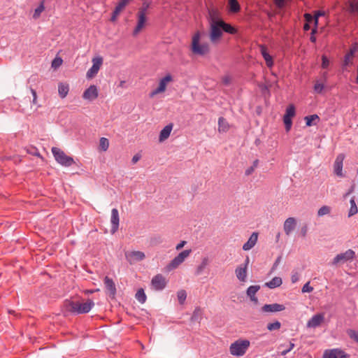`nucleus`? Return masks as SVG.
<instances>
[{"label":"nucleus","instance_id":"864d4df0","mask_svg":"<svg viewBox=\"0 0 358 358\" xmlns=\"http://www.w3.org/2000/svg\"><path fill=\"white\" fill-rule=\"evenodd\" d=\"M294 343L290 342L289 348H287V349L283 350L280 352L281 355H282V356L286 355L288 352H289L294 348Z\"/></svg>","mask_w":358,"mask_h":358},{"label":"nucleus","instance_id":"774afa93","mask_svg":"<svg viewBox=\"0 0 358 358\" xmlns=\"http://www.w3.org/2000/svg\"><path fill=\"white\" fill-rule=\"evenodd\" d=\"M185 244H186V241H180V243L176 245V250H179L182 249V248L184 247V245H185Z\"/></svg>","mask_w":358,"mask_h":358},{"label":"nucleus","instance_id":"a878e982","mask_svg":"<svg viewBox=\"0 0 358 358\" xmlns=\"http://www.w3.org/2000/svg\"><path fill=\"white\" fill-rule=\"evenodd\" d=\"M306 127L316 125L320 122V117L317 114L307 115L304 117Z\"/></svg>","mask_w":358,"mask_h":358},{"label":"nucleus","instance_id":"79ce46f5","mask_svg":"<svg viewBox=\"0 0 358 358\" xmlns=\"http://www.w3.org/2000/svg\"><path fill=\"white\" fill-rule=\"evenodd\" d=\"M281 323L279 321H275L272 323H268L267 324V329L269 331L278 330L280 328Z\"/></svg>","mask_w":358,"mask_h":358},{"label":"nucleus","instance_id":"423d86ee","mask_svg":"<svg viewBox=\"0 0 358 358\" xmlns=\"http://www.w3.org/2000/svg\"><path fill=\"white\" fill-rule=\"evenodd\" d=\"M355 256V252L349 249L346 250L345 252L338 254L333 259L331 264L334 266H336L338 264H343L350 260L354 259Z\"/></svg>","mask_w":358,"mask_h":358},{"label":"nucleus","instance_id":"ddd939ff","mask_svg":"<svg viewBox=\"0 0 358 358\" xmlns=\"http://www.w3.org/2000/svg\"><path fill=\"white\" fill-rule=\"evenodd\" d=\"M93 64L92 67L87 72V78H94L98 73L100 66L102 64L103 59L101 57L94 58Z\"/></svg>","mask_w":358,"mask_h":358},{"label":"nucleus","instance_id":"6ab92c4d","mask_svg":"<svg viewBox=\"0 0 358 358\" xmlns=\"http://www.w3.org/2000/svg\"><path fill=\"white\" fill-rule=\"evenodd\" d=\"M296 226V220L294 217H288L284 222L283 229L286 235L289 236Z\"/></svg>","mask_w":358,"mask_h":358},{"label":"nucleus","instance_id":"2f4dec72","mask_svg":"<svg viewBox=\"0 0 358 358\" xmlns=\"http://www.w3.org/2000/svg\"><path fill=\"white\" fill-rule=\"evenodd\" d=\"M69 91V85L63 84V83H59V84L58 92H59V96L62 99H64V98H65L66 96V95L68 94Z\"/></svg>","mask_w":358,"mask_h":358},{"label":"nucleus","instance_id":"393cba45","mask_svg":"<svg viewBox=\"0 0 358 358\" xmlns=\"http://www.w3.org/2000/svg\"><path fill=\"white\" fill-rule=\"evenodd\" d=\"M235 273L240 281L245 282L247 278V269L245 267H243L242 265H241L236 268Z\"/></svg>","mask_w":358,"mask_h":358},{"label":"nucleus","instance_id":"72a5a7b5","mask_svg":"<svg viewBox=\"0 0 358 358\" xmlns=\"http://www.w3.org/2000/svg\"><path fill=\"white\" fill-rule=\"evenodd\" d=\"M350 208L348 212V217H351V216L357 214L358 212V208L356 205L355 196L351 198V199L350 201Z\"/></svg>","mask_w":358,"mask_h":358},{"label":"nucleus","instance_id":"49530a36","mask_svg":"<svg viewBox=\"0 0 358 358\" xmlns=\"http://www.w3.org/2000/svg\"><path fill=\"white\" fill-rule=\"evenodd\" d=\"M324 85L318 82H316L315 84L314 85V90L317 94L322 93V90H324Z\"/></svg>","mask_w":358,"mask_h":358},{"label":"nucleus","instance_id":"7c9ffc66","mask_svg":"<svg viewBox=\"0 0 358 358\" xmlns=\"http://www.w3.org/2000/svg\"><path fill=\"white\" fill-rule=\"evenodd\" d=\"M209 263V259L208 257H204L202 258L201 264L197 266L195 274L196 275H201L203 271L206 268L207 265Z\"/></svg>","mask_w":358,"mask_h":358},{"label":"nucleus","instance_id":"a19ab883","mask_svg":"<svg viewBox=\"0 0 358 358\" xmlns=\"http://www.w3.org/2000/svg\"><path fill=\"white\" fill-rule=\"evenodd\" d=\"M99 146L103 151H106L109 146L108 139L104 137L101 138Z\"/></svg>","mask_w":358,"mask_h":358},{"label":"nucleus","instance_id":"412c9836","mask_svg":"<svg viewBox=\"0 0 358 358\" xmlns=\"http://www.w3.org/2000/svg\"><path fill=\"white\" fill-rule=\"evenodd\" d=\"M258 238V233L253 232L250 236L249 239L246 243H245L243 245V250L245 251L250 250L252 249L256 244Z\"/></svg>","mask_w":358,"mask_h":358},{"label":"nucleus","instance_id":"c9c22d12","mask_svg":"<svg viewBox=\"0 0 358 358\" xmlns=\"http://www.w3.org/2000/svg\"><path fill=\"white\" fill-rule=\"evenodd\" d=\"M131 0H120L115 6V14H120Z\"/></svg>","mask_w":358,"mask_h":358},{"label":"nucleus","instance_id":"4be33fe9","mask_svg":"<svg viewBox=\"0 0 358 358\" xmlns=\"http://www.w3.org/2000/svg\"><path fill=\"white\" fill-rule=\"evenodd\" d=\"M260 50H261V54L266 62V66L268 68H271L273 66V57L268 52L266 46L261 45Z\"/></svg>","mask_w":358,"mask_h":358},{"label":"nucleus","instance_id":"4c0bfd02","mask_svg":"<svg viewBox=\"0 0 358 358\" xmlns=\"http://www.w3.org/2000/svg\"><path fill=\"white\" fill-rule=\"evenodd\" d=\"M346 332L350 339L353 340L355 343H358V331H357L352 329H348L346 331Z\"/></svg>","mask_w":358,"mask_h":358},{"label":"nucleus","instance_id":"f257e3e1","mask_svg":"<svg viewBox=\"0 0 358 358\" xmlns=\"http://www.w3.org/2000/svg\"><path fill=\"white\" fill-rule=\"evenodd\" d=\"M94 303L92 299H88L85 303L78 301L66 299L64 302L65 309L73 314H84L89 313L94 307Z\"/></svg>","mask_w":358,"mask_h":358},{"label":"nucleus","instance_id":"680f3d73","mask_svg":"<svg viewBox=\"0 0 358 358\" xmlns=\"http://www.w3.org/2000/svg\"><path fill=\"white\" fill-rule=\"evenodd\" d=\"M222 83L224 85H229L231 83V78L229 76H224L223 78H222Z\"/></svg>","mask_w":358,"mask_h":358},{"label":"nucleus","instance_id":"338daca9","mask_svg":"<svg viewBox=\"0 0 358 358\" xmlns=\"http://www.w3.org/2000/svg\"><path fill=\"white\" fill-rule=\"evenodd\" d=\"M141 159V155L139 154H136L135 155L132 159H131V162L133 164H136L139 159Z\"/></svg>","mask_w":358,"mask_h":358},{"label":"nucleus","instance_id":"1a4fd4ad","mask_svg":"<svg viewBox=\"0 0 358 358\" xmlns=\"http://www.w3.org/2000/svg\"><path fill=\"white\" fill-rule=\"evenodd\" d=\"M358 50V43H354L349 49L348 52L345 55L342 63V69H346L348 66L352 64V59L355 57V53Z\"/></svg>","mask_w":358,"mask_h":358},{"label":"nucleus","instance_id":"6e6552de","mask_svg":"<svg viewBox=\"0 0 358 358\" xmlns=\"http://www.w3.org/2000/svg\"><path fill=\"white\" fill-rule=\"evenodd\" d=\"M296 115L295 106L293 104H290L286 108L285 113L283 116V122L285 124V129L289 131L291 129L292 125V117Z\"/></svg>","mask_w":358,"mask_h":358},{"label":"nucleus","instance_id":"f3484780","mask_svg":"<svg viewBox=\"0 0 358 358\" xmlns=\"http://www.w3.org/2000/svg\"><path fill=\"white\" fill-rule=\"evenodd\" d=\"M285 309V306L282 304L280 303H271V304H265L262 307V312H271L275 313L282 311Z\"/></svg>","mask_w":358,"mask_h":358},{"label":"nucleus","instance_id":"473e14b6","mask_svg":"<svg viewBox=\"0 0 358 358\" xmlns=\"http://www.w3.org/2000/svg\"><path fill=\"white\" fill-rule=\"evenodd\" d=\"M135 297L136 300L141 303H144L147 299L146 294L143 288H140L138 289V291L136 293Z\"/></svg>","mask_w":358,"mask_h":358},{"label":"nucleus","instance_id":"de8ad7c7","mask_svg":"<svg viewBox=\"0 0 358 358\" xmlns=\"http://www.w3.org/2000/svg\"><path fill=\"white\" fill-rule=\"evenodd\" d=\"M308 231V227L307 224H303L301 228L300 235L302 238H305L307 236V233Z\"/></svg>","mask_w":358,"mask_h":358},{"label":"nucleus","instance_id":"dca6fc26","mask_svg":"<svg viewBox=\"0 0 358 358\" xmlns=\"http://www.w3.org/2000/svg\"><path fill=\"white\" fill-rule=\"evenodd\" d=\"M127 261L132 264L134 262H140L145 259V255L141 251H132L125 255Z\"/></svg>","mask_w":358,"mask_h":358},{"label":"nucleus","instance_id":"9b49d317","mask_svg":"<svg viewBox=\"0 0 358 358\" xmlns=\"http://www.w3.org/2000/svg\"><path fill=\"white\" fill-rule=\"evenodd\" d=\"M344 159L345 155L341 153L337 155L334 163V172L338 177L340 178L345 177V175L343 173V165Z\"/></svg>","mask_w":358,"mask_h":358},{"label":"nucleus","instance_id":"5701e85b","mask_svg":"<svg viewBox=\"0 0 358 358\" xmlns=\"http://www.w3.org/2000/svg\"><path fill=\"white\" fill-rule=\"evenodd\" d=\"M145 22H146L145 14L138 13V22H137L136 27H135V29L133 31L134 35H136L142 29V28L145 25Z\"/></svg>","mask_w":358,"mask_h":358},{"label":"nucleus","instance_id":"2eb2a0df","mask_svg":"<svg viewBox=\"0 0 358 358\" xmlns=\"http://www.w3.org/2000/svg\"><path fill=\"white\" fill-rule=\"evenodd\" d=\"M104 285L110 298L114 299L116 295V287L113 279L106 276L103 280Z\"/></svg>","mask_w":358,"mask_h":358},{"label":"nucleus","instance_id":"cd10ccee","mask_svg":"<svg viewBox=\"0 0 358 358\" xmlns=\"http://www.w3.org/2000/svg\"><path fill=\"white\" fill-rule=\"evenodd\" d=\"M282 283V278L280 277H274L271 280L265 283V286L270 288L274 289L280 287Z\"/></svg>","mask_w":358,"mask_h":358},{"label":"nucleus","instance_id":"69168bd1","mask_svg":"<svg viewBox=\"0 0 358 358\" xmlns=\"http://www.w3.org/2000/svg\"><path fill=\"white\" fill-rule=\"evenodd\" d=\"M281 259H282V257L281 256H279L277 257V259H275L273 265V269H275L278 266V264H280V261H281Z\"/></svg>","mask_w":358,"mask_h":358},{"label":"nucleus","instance_id":"09e8293b","mask_svg":"<svg viewBox=\"0 0 358 358\" xmlns=\"http://www.w3.org/2000/svg\"><path fill=\"white\" fill-rule=\"evenodd\" d=\"M313 290V287L310 286V282H306L302 287L301 292L303 293L311 292Z\"/></svg>","mask_w":358,"mask_h":358},{"label":"nucleus","instance_id":"603ef678","mask_svg":"<svg viewBox=\"0 0 358 358\" xmlns=\"http://www.w3.org/2000/svg\"><path fill=\"white\" fill-rule=\"evenodd\" d=\"M150 4L147 2H143L142 7L139 9L138 13H144L146 15L147 10L148 9Z\"/></svg>","mask_w":358,"mask_h":358},{"label":"nucleus","instance_id":"6e6d98bb","mask_svg":"<svg viewBox=\"0 0 358 358\" xmlns=\"http://www.w3.org/2000/svg\"><path fill=\"white\" fill-rule=\"evenodd\" d=\"M164 91H165L164 90H163L162 87L158 86L155 90L152 91V92L150 94V97H153L155 95H156L157 94H159V93H162V92H163Z\"/></svg>","mask_w":358,"mask_h":358},{"label":"nucleus","instance_id":"e2e57ef3","mask_svg":"<svg viewBox=\"0 0 358 358\" xmlns=\"http://www.w3.org/2000/svg\"><path fill=\"white\" fill-rule=\"evenodd\" d=\"M325 15V13L324 11H322V10H317L315 11V14H314V17H317V18H319L321 16H324Z\"/></svg>","mask_w":358,"mask_h":358},{"label":"nucleus","instance_id":"39448f33","mask_svg":"<svg viewBox=\"0 0 358 358\" xmlns=\"http://www.w3.org/2000/svg\"><path fill=\"white\" fill-rule=\"evenodd\" d=\"M192 250H185L180 252L176 257H175L171 262L166 266V270L170 271L176 268L180 264H181L185 259L190 255Z\"/></svg>","mask_w":358,"mask_h":358},{"label":"nucleus","instance_id":"052dcab7","mask_svg":"<svg viewBox=\"0 0 358 358\" xmlns=\"http://www.w3.org/2000/svg\"><path fill=\"white\" fill-rule=\"evenodd\" d=\"M317 31H316V28H313L312 29V31H311L310 41L312 43H315L316 42V37L315 36V34L317 33Z\"/></svg>","mask_w":358,"mask_h":358},{"label":"nucleus","instance_id":"c03bdc74","mask_svg":"<svg viewBox=\"0 0 358 358\" xmlns=\"http://www.w3.org/2000/svg\"><path fill=\"white\" fill-rule=\"evenodd\" d=\"M218 125L220 131H226L227 128V122H226L225 119L223 117H220L218 119Z\"/></svg>","mask_w":358,"mask_h":358},{"label":"nucleus","instance_id":"20e7f679","mask_svg":"<svg viewBox=\"0 0 358 358\" xmlns=\"http://www.w3.org/2000/svg\"><path fill=\"white\" fill-rule=\"evenodd\" d=\"M250 341L248 340H238L230 345V353L232 355L241 357L245 352L250 346Z\"/></svg>","mask_w":358,"mask_h":358},{"label":"nucleus","instance_id":"8fccbe9b","mask_svg":"<svg viewBox=\"0 0 358 358\" xmlns=\"http://www.w3.org/2000/svg\"><path fill=\"white\" fill-rule=\"evenodd\" d=\"M329 65V60L327 56L322 55V68L327 69Z\"/></svg>","mask_w":358,"mask_h":358},{"label":"nucleus","instance_id":"0e129e2a","mask_svg":"<svg viewBox=\"0 0 358 358\" xmlns=\"http://www.w3.org/2000/svg\"><path fill=\"white\" fill-rule=\"evenodd\" d=\"M254 170H255V169L253 167H252V166L248 167L245 171V175L247 176L251 175L253 173Z\"/></svg>","mask_w":358,"mask_h":358},{"label":"nucleus","instance_id":"4468645a","mask_svg":"<svg viewBox=\"0 0 358 358\" xmlns=\"http://www.w3.org/2000/svg\"><path fill=\"white\" fill-rule=\"evenodd\" d=\"M324 320V313L314 315L307 322L308 328H316L321 325Z\"/></svg>","mask_w":358,"mask_h":358},{"label":"nucleus","instance_id":"c85d7f7f","mask_svg":"<svg viewBox=\"0 0 358 358\" xmlns=\"http://www.w3.org/2000/svg\"><path fill=\"white\" fill-rule=\"evenodd\" d=\"M229 10L230 12L236 13L240 11L241 6L237 0H228Z\"/></svg>","mask_w":358,"mask_h":358},{"label":"nucleus","instance_id":"7ed1b4c3","mask_svg":"<svg viewBox=\"0 0 358 358\" xmlns=\"http://www.w3.org/2000/svg\"><path fill=\"white\" fill-rule=\"evenodd\" d=\"M51 150L57 162L62 166H71L74 163L73 157L66 155L60 148L53 147Z\"/></svg>","mask_w":358,"mask_h":358},{"label":"nucleus","instance_id":"f03ea898","mask_svg":"<svg viewBox=\"0 0 358 358\" xmlns=\"http://www.w3.org/2000/svg\"><path fill=\"white\" fill-rule=\"evenodd\" d=\"M199 41L200 34L196 32L192 37V51L194 54L203 56L209 52L210 48L208 43L200 44Z\"/></svg>","mask_w":358,"mask_h":358},{"label":"nucleus","instance_id":"aec40b11","mask_svg":"<svg viewBox=\"0 0 358 358\" xmlns=\"http://www.w3.org/2000/svg\"><path fill=\"white\" fill-rule=\"evenodd\" d=\"M260 289L259 285H251L246 290V294L250 298V301L254 303H258V299L256 297V293Z\"/></svg>","mask_w":358,"mask_h":358},{"label":"nucleus","instance_id":"bf43d9fd","mask_svg":"<svg viewBox=\"0 0 358 358\" xmlns=\"http://www.w3.org/2000/svg\"><path fill=\"white\" fill-rule=\"evenodd\" d=\"M286 0H275L276 6L279 8H282L285 5Z\"/></svg>","mask_w":358,"mask_h":358},{"label":"nucleus","instance_id":"9d476101","mask_svg":"<svg viewBox=\"0 0 358 358\" xmlns=\"http://www.w3.org/2000/svg\"><path fill=\"white\" fill-rule=\"evenodd\" d=\"M167 285V281L162 274H157L151 280V285L156 291L163 290Z\"/></svg>","mask_w":358,"mask_h":358},{"label":"nucleus","instance_id":"bb28decb","mask_svg":"<svg viewBox=\"0 0 358 358\" xmlns=\"http://www.w3.org/2000/svg\"><path fill=\"white\" fill-rule=\"evenodd\" d=\"M221 23L222 29L223 31L230 34H236L237 33V29L231 25L229 23L225 22L222 20H220Z\"/></svg>","mask_w":358,"mask_h":358},{"label":"nucleus","instance_id":"a211bd4d","mask_svg":"<svg viewBox=\"0 0 358 358\" xmlns=\"http://www.w3.org/2000/svg\"><path fill=\"white\" fill-rule=\"evenodd\" d=\"M110 222L112 224L110 231L112 234H114L118 229L120 222L119 213L116 208H113L111 210Z\"/></svg>","mask_w":358,"mask_h":358},{"label":"nucleus","instance_id":"c756f323","mask_svg":"<svg viewBox=\"0 0 358 358\" xmlns=\"http://www.w3.org/2000/svg\"><path fill=\"white\" fill-rule=\"evenodd\" d=\"M202 310L200 307H196L191 316L190 320L192 322H200L202 318Z\"/></svg>","mask_w":358,"mask_h":358},{"label":"nucleus","instance_id":"b1692460","mask_svg":"<svg viewBox=\"0 0 358 358\" xmlns=\"http://www.w3.org/2000/svg\"><path fill=\"white\" fill-rule=\"evenodd\" d=\"M173 129V124L170 123L165 126L160 131L159 139V141H164L169 138L171 130Z\"/></svg>","mask_w":358,"mask_h":358},{"label":"nucleus","instance_id":"5fc2aeb1","mask_svg":"<svg viewBox=\"0 0 358 358\" xmlns=\"http://www.w3.org/2000/svg\"><path fill=\"white\" fill-rule=\"evenodd\" d=\"M62 63V59L61 58H55V59H53L52 62V66L53 68H57L58 66H59Z\"/></svg>","mask_w":358,"mask_h":358},{"label":"nucleus","instance_id":"3c124183","mask_svg":"<svg viewBox=\"0 0 358 358\" xmlns=\"http://www.w3.org/2000/svg\"><path fill=\"white\" fill-rule=\"evenodd\" d=\"M291 280L292 283H296L299 280V274L297 271H292Z\"/></svg>","mask_w":358,"mask_h":358},{"label":"nucleus","instance_id":"58836bf2","mask_svg":"<svg viewBox=\"0 0 358 358\" xmlns=\"http://www.w3.org/2000/svg\"><path fill=\"white\" fill-rule=\"evenodd\" d=\"M336 348L326 350L323 354V358H336Z\"/></svg>","mask_w":358,"mask_h":358},{"label":"nucleus","instance_id":"ea45409f","mask_svg":"<svg viewBox=\"0 0 358 358\" xmlns=\"http://www.w3.org/2000/svg\"><path fill=\"white\" fill-rule=\"evenodd\" d=\"M177 296H178L179 303L181 305L183 304L187 298V293H186L185 290L181 289V290L178 291L177 293Z\"/></svg>","mask_w":358,"mask_h":358},{"label":"nucleus","instance_id":"e433bc0d","mask_svg":"<svg viewBox=\"0 0 358 358\" xmlns=\"http://www.w3.org/2000/svg\"><path fill=\"white\" fill-rule=\"evenodd\" d=\"M172 76L170 74H167L159 81V86L163 90H166V85L169 82L172 80Z\"/></svg>","mask_w":358,"mask_h":358},{"label":"nucleus","instance_id":"f8f14e48","mask_svg":"<svg viewBox=\"0 0 358 358\" xmlns=\"http://www.w3.org/2000/svg\"><path fill=\"white\" fill-rule=\"evenodd\" d=\"M98 95L99 92L97 87L92 85L84 91L83 98L85 100L92 101L98 97Z\"/></svg>","mask_w":358,"mask_h":358},{"label":"nucleus","instance_id":"37998d69","mask_svg":"<svg viewBox=\"0 0 358 358\" xmlns=\"http://www.w3.org/2000/svg\"><path fill=\"white\" fill-rule=\"evenodd\" d=\"M330 212H331L330 207H329L327 206H324L321 207L318 210L317 215L318 216H323V215H327V214L330 213Z\"/></svg>","mask_w":358,"mask_h":358},{"label":"nucleus","instance_id":"f704fd0d","mask_svg":"<svg viewBox=\"0 0 358 358\" xmlns=\"http://www.w3.org/2000/svg\"><path fill=\"white\" fill-rule=\"evenodd\" d=\"M45 0L41 1L38 7L35 9L33 17L37 19L40 17L41 13L45 10Z\"/></svg>","mask_w":358,"mask_h":358},{"label":"nucleus","instance_id":"a18cd8bd","mask_svg":"<svg viewBox=\"0 0 358 358\" xmlns=\"http://www.w3.org/2000/svg\"><path fill=\"white\" fill-rule=\"evenodd\" d=\"M336 358H349L350 355L345 353L343 350L339 348H336Z\"/></svg>","mask_w":358,"mask_h":358},{"label":"nucleus","instance_id":"13d9d810","mask_svg":"<svg viewBox=\"0 0 358 358\" xmlns=\"http://www.w3.org/2000/svg\"><path fill=\"white\" fill-rule=\"evenodd\" d=\"M304 18L306 23H312L314 19V16H313L310 13H305L304 14Z\"/></svg>","mask_w":358,"mask_h":358},{"label":"nucleus","instance_id":"0eeeda50","mask_svg":"<svg viewBox=\"0 0 358 358\" xmlns=\"http://www.w3.org/2000/svg\"><path fill=\"white\" fill-rule=\"evenodd\" d=\"M222 35V29L220 20H213L210 23V38L212 41L219 39Z\"/></svg>","mask_w":358,"mask_h":358},{"label":"nucleus","instance_id":"4d7b16f0","mask_svg":"<svg viewBox=\"0 0 358 358\" xmlns=\"http://www.w3.org/2000/svg\"><path fill=\"white\" fill-rule=\"evenodd\" d=\"M28 152L34 156H36V157H41V154L39 153L38 150H37V148H31V150H28Z\"/></svg>","mask_w":358,"mask_h":358}]
</instances>
